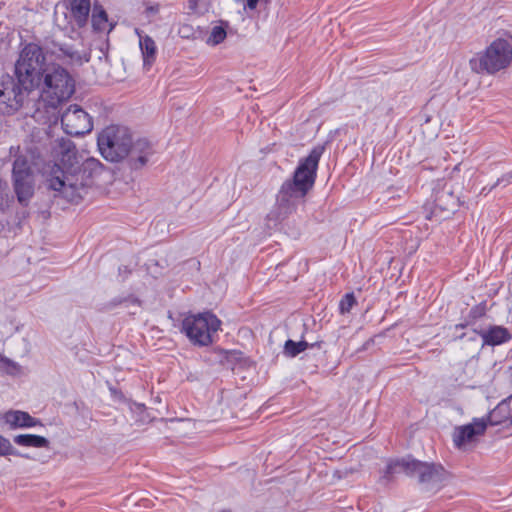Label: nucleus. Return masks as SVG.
<instances>
[{"label": "nucleus", "mask_w": 512, "mask_h": 512, "mask_svg": "<svg viewBox=\"0 0 512 512\" xmlns=\"http://www.w3.org/2000/svg\"><path fill=\"white\" fill-rule=\"evenodd\" d=\"M126 271H127V267H124V270H122V268H121V267L119 268V272H120V273H125Z\"/></svg>", "instance_id": "473e14b6"}, {"label": "nucleus", "mask_w": 512, "mask_h": 512, "mask_svg": "<svg viewBox=\"0 0 512 512\" xmlns=\"http://www.w3.org/2000/svg\"><path fill=\"white\" fill-rule=\"evenodd\" d=\"M68 9L71 18L79 28L87 24L91 10L90 0H69Z\"/></svg>", "instance_id": "f8f14e48"}, {"label": "nucleus", "mask_w": 512, "mask_h": 512, "mask_svg": "<svg viewBox=\"0 0 512 512\" xmlns=\"http://www.w3.org/2000/svg\"><path fill=\"white\" fill-rule=\"evenodd\" d=\"M322 153V147L312 149L309 155L299 162L293 179L282 184L276 203L266 218L269 229H283L285 221L303 202L304 197L314 185Z\"/></svg>", "instance_id": "7ed1b4c3"}, {"label": "nucleus", "mask_w": 512, "mask_h": 512, "mask_svg": "<svg viewBox=\"0 0 512 512\" xmlns=\"http://www.w3.org/2000/svg\"><path fill=\"white\" fill-rule=\"evenodd\" d=\"M510 424L512 425V415H511V418H510Z\"/></svg>", "instance_id": "72a5a7b5"}, {"label": "nucleus", "mask_w": 512, "mask_h": 512, "mask_svg": "<svg viewBox=\"0 0 512 512\" xmlns=\"http://www.w3.org/2000/svg\"><path fill=\"white\" fill-rule=\"evenodd\" d=\"M15 444L22 447L49 448V440L36 434H19L13 438Z\"/></svg>", "instance_id": "f3484780"}, {"label": "nucleus", "mask_w": 512, "mask_h": 512, "mask_svg": "<svg viewBox=\"0 0 512 512\" xmlns=\"http://www.w3.org/2000/svg\"><path fill=\"white\" fill-rule=\"evenodd\" d=\"M483 340V345L496 346L510 339L508 330L502 326H491L478 332Z\"/></svg>", "instance_id": "4468645a"}, {"label": "nucleus", "mask_w": 512, "mask_h": 512, "mask_svg": "<svg viewBox=\"0 0 512 512\" xmlns=\"http://www.w3.org/2000/svg\"><path fill=\"white\" fill-rule=\"evenodd\" d=\"M126 271H127V267H124V270H122V268H121V267L119 268V272H120V273H125Z\"/></svg>", "instance_id": "2f4dec72"}, {"label": "nucleus", "mask_w": 512, "mask_h": 512, "mask_svg": "<svg viewBox=\"0 0 512 512\" xmlns=\"http://www.w3.org/2000/svg\"><path fill=\"white\" fill-rule=\"evenodd\" d=\"M14 75L25 89H39L41 99L51 108H57L75 91L69 72L49 62L43 48L36 43H27L21 49L14 64Z\"/></svg>", "instance_id": "f257e3e1"}, {"label": "nucleus", "mask_w": 512, "mask_h": 512, "mask_svg": "<svg viewBox=\"0 0 512 512\" xmlns=\"http://www.w3.org/2000/svg\"><path fill=\"white\" fill-rule=\"evenodd\" d=\"M30 89H25L19 81H14L7 77L6 80L0 82V114L12 115L18 111L30 93Z\"/></svg>", "instance_id": "6e6552de"}, {"label": "nucleus", "mask_w": 512, "mask_h": 512, "mask_svg": "<svg viewBox=\"0 0 512 512\" xmlns=\"http://www.w3.org/2000/svg\"><path fill=\"white\" fill-rule=\"evenodd\" d=\"M489 189H490V187H489V188H488V187H484V188L482 189L481 193H482V194H487V193H489V192L491 191V190H489Z\"/></svg>", "instance_id": "c756f323"}, {"label": "nucleus", "mask_w": 512, "mask_h": 512, "mask_svg": "<svg viewBox=\"0 0 512 512\" xmlns=\"http://www.w3.org/2000/svg\"><path fill=\"white\" fill-rule=\"evenodd\" d=\"M487 428L484 418H474L471 423L456 427L453 433V442L456 447L464 448L472 443L475 437L483 435Z\"/></svg>", "instance_id": "9d476101"}, {"label": "nucleus", "mask_w": 512, "mask_h": 512, "mask_svg": "<svg viewBox=\"0 0 512 512\" xmlns=\"http://www.w3.org/2000/svg\"><path fill=\"white\" fill-rule=\"evenodd\" d=\"M356 303V300H355V297L352 293H348L346 294L342 300L340 301V305H339V308H340V311L341 313H348L352 307L355 305Z\"/></svg>", "instance_id": "5701e85b"}, {"label": "nucleus", "mask_w": 512, "mask_h": 512, "mask_svg": "<svg viewBox=\"0 0 512 512\" xmlns=\"http://www.w3.org/2000/svg\"><path fill=\"white\" fill-rule=\"evenodd\" d=\"M22 456L11 444V442L0 435V456Z\"/></svg>", "instance_id": "4be33fe9"}, {"label": "nucleus", "mask_w": 512, "mask_h": 512, "mask_svg": "<svg viewBox=\"0 0 512 512\" xmlns=\"http://www.w3.org/2000/svg\"><path fill=\"white\" fill-rule=\"evenodd\" d=\"M60 163L52 168L48 186L59 192L63 198L72 203H78L88 187L106 172L105 166L96 158L90 157L78 165L76 148L71 140H58Z\"/></svg>", "instance_id": "f03ea898"}, {"label": "nucleus", "mask_w": 512, "mask_h": 512, "mask_svg": "<svg viewBox=\"0 0 512 512\" xmlns=\"http://www.w3.org/2000/svg\"><path fill=\"white\" fill-rule=\"evenodd\" d=\"M509 396L502 400L487 416L488 423L492 426L500 425L506 420L511 418L510 400Z\"/></svg>", "instance_id": "dca6fc26"}, {"label": "nucleus", "mask_w": 512, "mask_h": 512, "mask_svg": "<svg viewBox=\"0 0 512 512\" xmlns=\"http://www.w3.org/2000/svg\"><path fill=\"white\" fill-rule=\"evenodd\" d=\"M512 63V37L494 40L481 54L470 60L471 69L477 73L494 74Z\"/></svg>", "instance_id": "39448f33"}, {"label": "nucleus", "mask_w": 512, "mask_h": 512, "mask_svg": "<svg viewBox=\"0 0 512 512\" xmlns=\"http://www.w3.org/2000/svg\"><path fill=\"white\" fill-rule=\"evenodd\" d=\"M63 131L74 137L83 136L93 129L92 117L78 105H70L61 115Z\"/></svg>", "instance_id": "1a4fd4ad"}, {"label": "nucleus", "mask_w": 512, "mask_h": 512, "mask_svg": "<svg viewBox=\"0 0 512 512\" xmlns=\"http://www.w3.org/2000/svg\"><path fill=\"white\" fill-rule=\"evenodd\" d=\"M307 347L308 343L305 341L295 342L293 340H287L284 345V353L290 357H295L305 351Z\"/></svg>", "instance_id": "aec40b11"}, {"label": "nucleus", "mask_w": 512, "mask_h": 512, "mask_svg": "<svg viewBox=\"0 0 512 512\" xmlns=\"http://www.w3.org/2000/svg\"><path fill=\"white\" fill-rule=\"evenodd\" d=\"M97 146L105 160L117 163L128 158L132 169L144 167L154 154L153 145L147 139L133 141L130 131L118 125L105 127L98 134Z\"/></svg>", "instance_id": "20e7f679"}, {"label": "nucleus", "mask_w": 512, "mask_h": 512, "mask_svg": "<svg viewBox=\"0 0 512 512\" xmlns=\"http://www.w3.org/2000/svg\"><path fill=\"white\" fill-rule=\"evenodd\" d=\"M91 23L94 31L97 32H104L105 30L110 32L114 28V24L108 21L105 9L98 2H95L93 5Z\"/></svg>", "instance_id": "2eb2a0df"}, {"label": "nucleus", "mask_w": 512, "mask_h": 512, "mask_svg": "<svg viewBox=\"0 0 512 512\" xmlns=\"http://www.w3.org/2000/svg\"><path fill=\"white\" fill-rule=\"evenodd\" d=\"M512 183V170L503 174L501 177L497 179V181L490 187L489 190L494 189L499 185L507 186Z\"/></svg>", "instance_id": "bb28decb"}, {"label": "nucleus", "mask_w": 512, "mask_h": 512, "mask_svg": "<svg viewBox=\"0 0 512 512\" xmlns=\"http://www.w3.org/2000/svg\"><path fill=\"white\" fill-rule=\"evenodd\" d=\"M12 176L25 178H27V176H33L31 167L26 158L19 156L15 159L13 163Z\"/></svg>", "instance_id": "6ab92c4d"}, {"label": "nucleus", "mask_w": 512, "mask_h": 512, "mask_svg": "<svg viewBox=\"0 0 512 512\" xmlns=\"http://www.w3.org/2000/svg\"><path fill=\"white\" fill-rule=\"evenodd\" d=\"M13 186L18 202L27 206L34 194L33 176L13 177Z\"/></svg>", "instance_id": "ddd939ff"}, {"label": "nucleus", "mask_w": 512, "mask_h": 512, "mask_svg": "<svg viewBox=\"0 0 512 512\" xmlns=\"http://www.w3.org/2000/svg\"><path fill=\"white\" fill-rule=\"evenodd\" d=\"M114 303L115 304H120V305H125V307L140 306L141 305V301L137 297H135L133 295H130V296L125 297V298L115 299Z\"/></svg>", "instance_id": "393cba45"}, {"label": "nucleus", "mask_w": 512, "mask_h": 512, "mask_svg": "<svg viewBox=\"0 0 512 512\" xmlns=\"http://www.w3.org/2000/svg\"><path fill=\"white\" fill-rule=\"evenodd\" d=\"M126 271H127V267H124V270H122V268H121V267L119 268V272H120V273H125Z\"/></svg>", "instance_id": "7c9ffc66"}, {"label": "nucleus", "mask_w": 512, "mask_h": 512, "mask_svg": "<svg viewBox=\"0 0 512 512\" xmlns=\"http://www.w3.org/2000/svg\"><path fill=\"white\" fill-rule=\"evenodd\" d=\"M62 52L69 57L71 60L80 61V56L76 51H74L71 47H66L61 49Z\"/></svg>", "instance_id": "cd10ccee"}, {"label": "nucleus", "mask_w": 512, "mask_h": 512, "mask_svg": "<svg viewBox=\"0 0 512 512\" xmlns=\"http://www.w3.org/2000/svg\"><path fill=\"white\" fill-rule=\"evenodd\" d=\"M221 320L210 312L189 314L182 321L181 331L198 347L209 346L220 329Z\"/></svg>", "instance_id": "423d86ee"}, {"label": "nucleus", "mask_w": 512, "mask_h": 512, "mask_svg": "<svg viewBox=\"0 0 512 512\" xmlns=\"http://www.w3.org/2000/svg\"><path fill=\"white\" fill-rule=\"evenodd\" d=\"M1 419L12 430L43 426L39 419L21 410H9L2 415Z\"/></svg>", "instance_id": "9b49d317"}, {"label": "nucleus", "mask_w": 512, "mask_h": 512, "mask_svg": "<svg viewBox=\"0 0 512 512\" xmlns=\"http://www.w3.org/2000/svg\"><path fill=\"white\" fill-rule=\"evenodd\" d=\"M139 46L143 56V65L151 66L156 57V44L150 36H139Z\"/></svg>", "instance_id": "a211bd4d"}, {"label": "nucleus", "mask_w": 512, "mask_h": 512, "mask_svg": "<svg viewBox=\"0 0 512 512\" xmlns=\"http://www.w3.org/2000/svg\"><path fill=\"white\" fill-rule=\"evenodd\" d=\"M388 472H403L411 477H416L421 484L425 485L427 490L438 489L444 476L442 467L410 457L389 464Z\"/></svg>", "instance_id": "0eeeda50"}, {"label": "nucleus", "mask_w": 512, "mask_h": 512, "mask_svg": "<svg viewBox=\"0 0 512 512\" xmlns=\"http://www.w3.org/2000/svg\"><path fill=\"white\" fill-rule=\"evenodd\" d=\"M0 361L4 364V367L9 374H16L20 369L16 362L8 358L0 357Z\"/></svg>", "instance_id": "a878e982"}, {"label": "nucleus", "mask_w": 512, "mask_h": 512, "mask_svg": "<svg viewBox=\"0 0 512 512\" xmlns=\"http://www.w3.org/2000/svg\"><path fill=\"white\" fill-rule=\"evenodd\" d=\"M224 41V21L220 20L219 24L216 25L209 37L207 38V44L209 45H217Z\"/></svg>", "instance_id": "412c9836"}, {"label": "nucleus", "mask_w": 512, "mask_h": 512, "mask_svg": "<svg viewBox=\"0 0 512 512\" xmlns=\"http://www.w3.org/2000/svg\"><path fill=\"white\" fill-rule=\"evenodd\" d=\"M209 0H189L188 9L191 13H203L207 9Z\"/></svg>", "instance_id": "b1692460"}, {"label": "nucleus", "mask_w": 512, "mask_h": 512, "mask_svg": "<svg viewBox=\"0 0 512 512\" xmlns=\"http://www.w3.org/2000/svg\"><path fill=\"white\" fill-rule=\"evenodd\" d=\"M270 0H246L245 8H248L250 10L256 9V7L260 4H266Z\"/></svg>", "instance_id": "c85d7f7f"}]
</instances>
